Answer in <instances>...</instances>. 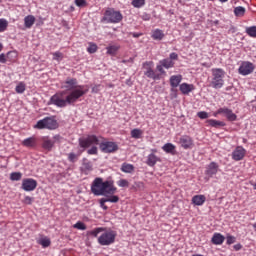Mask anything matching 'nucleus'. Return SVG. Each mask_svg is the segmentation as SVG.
Returning a JSON list of instances; mask_svg holds the SVG:
<instances>
[{
    "mask_svg": "<svg viewBox=\"0 0 256 256\" xmlns=\"http://www.w3.org/2000/svg\"><path fill=\"white\" fill-rule=\"evenodd\" d=\"M23 174L21 172H13L10 174L11 181H21Z\"/></svg>",
    "mask_w": 256,
    "mask_h": 256,
    "instance_id": "72a5a7b5",
    "label": "nucleus"
},
{
    "mask_svg": "<svg viewBox=\"0 0 256 256\" xmlns=\"http://www.w3.org/2000/svg\"><path fill=\"white\" fill-rule=\"evenodd\" d=\"M206 201L205 195H195L192 197V203L194 205H197L198 207H201Z\"/></svg>",
    "mask_w": 256,
    "mask_h": 256,
    "instance_id": "4be33fe9",
    "label": "nucleus"
},
{
    "mask_svg": "<svg viewBox=\"0 0 256 256\" xmlns=\"http://www.w3.org/2000/svg\"><path fill=\"white\" fill-rule=\"evenodd\" d=\"M0 63H7V56L5 54H0Z\"/></svg>",
    "mask_w": 256,
    "mask_h": 256,
    "instance_id": "864d4df0",
    "label": "nucleus"
},
{
    "mask_svg": "<svg viewBox=\"0 0 256 256\" xmlns=\"http://www.w3.org/2000/svg\"><path fill=\"white\" fill-rule=\"evenodd\" d=\"M123 20V15L119 11L114 9H108L105 11L102 21L104 23H121Z\"/></svg>",
    "mask_w": 256,
    "mask_h": 256,
    "instance_id": "0eeeda50",
    "label": "nucleus"
},
{
    "mask_svg": "<svg viewBox=\"0 0 256 256\" xmlns=\"http://www.w3.org/2000/svg\"><path fill=\"white\" fill-rule=\"evenodd\" d=\"M162 151L169 153L170 155H175L177 153L176 146L173 143H166L162 146Z\"/></svg>",
    "mask_w": 256,
    "mask_h": 256,
    "instance_id": "aec40b11",
    "label": "nucleus"
},
{
    "mask_svg": "<svg viewBox=\"0 0 256 256\" xmlns=\"http://www.w3.org/2000/svg\"><path fill=\"white\" fill-rule=\"evenodd\" d=\"M100 207L102 209H104V211H107V209H108L107 205H105V204H100Z\"/></svg>",
    "mask_w": 256,
    "mask_h": 256,
    "instance_id": "bf43d9fd",
    "label": "nucleus"
},
{
    "mask_svg": "<svg viewBox=\"0 0 256 256\" xmlns=\"http://www.w3.org/2000/svg\"><path fill=\"white\" fill-rule=\"evenodd\" d=\"M233 247L235 251H241V249L243 248L241 244H235Z\"/></svg>",
    "mask_w": 256,
    "mask_h": 256,
    "instance_id": "5fc2aeb1",
    "label": "nucleus"
},
{
    "mask_svg": "<svg viewBox=\"0 0 256 256\" xmlns=\"http://www.w3.org/2000/svg\"><path fill=\"white\" fill-rule=\"evenodd\" d=\"M220 3H227L229 0H218Z\"/></svg>",
    "mask_w": 256,
    "mask_h": 256,
    "instance_id": "e2e57ef3",
    "label": "nucleus"
},
{
    "mask_svg": "<svg viewBox=\"0 0 256 256\" xmlns=\"http://www.w3.org/2000/svg\"><path fill=\"white\" fill-rule=\"evenodd\" d=\"M151 37L154 41H161L163 40V37H165V33H163V30L161 29H155L152 31Z\"/></svg>",
    "mask_w": 256,
    "mask_h": 256,
    "instance_id": "b1692460",
    "label": "nucleus"
},
{
    "mask_svg": "<svg viewBox=\"0 0 256 256\" xmlns=\"http://www.w3.org/2000/svg\"><path fill=\"white\" fill-rule=\"evenodd\" d=\"M91 192L97 197H109V195L117 193V187L113 180L103 181V178H96L92 183Z\"/></svg>",
    "mask_w": 256,
    "mask_h": 256,
    "instance_id": "f03ea898",
    "label": "nucleus"
},
{
    "mask_svg": "<svg viewBox=\"0 0 256 256\" xmlns=\"http://www.w3.org/2000/svg\"><path fill=\"white\" fill-rule=\"evenodd\" d=\"M253 71H255V64L249 61L242 62L238 69L239 75H243L244 77H246V75H251Z\"/></svg>",
    "mask_w": 256,
    "mask_h": 256,
    "instance_id": "1a4fd4ad",
    "label": "nucleus"
},
{
    "mask_svg": "<svg viewBox=\"0 0 256 256\" xmlns=\"http://www.w3.org/2000/svg\"><path fill=\"white\" fill-rule=\"evenodd\" d=\"M183 81V76L181 75H173L170 77V85L171 87H179V84Z\"/></svg>",
    "mask_w": 256,
    "mask_h": 256,
    "instance_id": "5701e85b",
    "label": "nucleus"
},
{
    "mask_svg": "<svg viewBox=\"0 0 256 256\" xmlns=\"http://www.w3.org/2000/svg\"><path fill=\"white\" fill-rule=\"evenodd\" d=\"M75 5L77 7H85V5H87V0H75Z\"/></svg>",
    "mask_w": 256,
    "mask_h": 256,
    "instance_id": "de8ad7c7",
    "label": "nucleus"
},
{
    "mask_svg": "<svg viewBox=\"0 0 256 256\" xmlns=\"http://www.w3.org/2000/svg\"><path fill=\"white\" fill-rule=\"evenodd\" d=\"M153 67H155V64L153 61H146L142 64V69H144V75L148 77V79H153L154 81H158L161 79V76L157 73H155V70H153Z\"/></svg>",
    "mask_w": 256,
    "mask_h": 256,
    "instance_id": "6e6552de",
    "label": "nucleus"
},
{
    "mask_svg": "<svg viewBox=\"0 0 256 256\" xmlns=\"http://www.w3.org/2000/svg\"><path fill=\"white\" fill-rule=\"evenodd\" d=\"M246 33L249 37L256 38V26L246 27Z\"/></svg>",
    "mask_w": 256,
    "mask_h": 256,
    "instance_id": "c9c22d12",
    "label": "nucleus"
},
{
    "mask_svg": "<svg viewBox=\"0 0 256 256\" xmlns=\"http://www.w3.org/2000/svg\"><path fill=\"white\" fill-rule=\"evenodd\" d=\"M97 91H99V89H98L97 86H95V87L92 88V93H97Z\"/></svg>",
    "mask_w": 256,
    "mask_h": 256,
    "instance_id": "052dcab7",
    "label": "nucleus"
},
{
    "mask_svg": "<svg viewBox=\"0 0 256 256\" xmlns=\"http://www.w3.org/2000/svg\"><path fill=\"white\" fill-rule=\"evenodd\" d=\"M236 241H237V238H235V236L228 235L226 237L227 245H233V243H235Z\"/></svg>",
    "mask_w": 256,
    "mask_h": 256,
    "instance_id": "c03bdc74",
    "label": "nucleus"
},
{
    "mask_svg": "<svg viewBox=\"0 0 256 256\" xmlns=\"http://www.w3.org/2000/svg\"><path fill=\"white\" fill-rule=\"evenodd\" d=\"M106 51L108 55H117V51H119V46L117 45L108 46L106 48Z\"/></svg>",
    "mask_w": 256,
    "mask_h": 256,
    "instance_id": "2f4dec72",
    "label": "nucleus"
},
{
    "mask_svg": "<svg viewBox=\"0 0 256 256\" xmlns=\"http://www.w3.org/2000/svg\"><path fill=\"white\" fill-rule=\"evenodd\" d=\"M9 22L5 18H0V33L7 31Z\"/></svg>",
    "mask_w": 256,
    "mask_h": 256,
    "instance_id": "473e14b6",
    "label": "nucleus"
},
{
    "mask_svg": "<svg viewBox=\"0 0 256 256\" xmlns=\"http://www.w3.org/2000/svg\"><path fill=\"white\" fill-rule=\"evenodd\" d=\"M142 19L144 20V21H149V15H147V14H145L144 16H142Z\"/></svg>",
    "mask_w": 256,
    "mask_h": 256,
    "instance_id": "13d9d810",
    "label": "nucleus"
},
{
    "mask_svg": "<svg viewBox=\"0 0 256 256\" xmlns=\"http://www.w3.org/2000/svg\"><path fill=\"white\" fill-rule=\"evenodd\" d=\"M99 203L100 204H106V203H119V196L117 195H108V196H105V198H101L99 200Z\"/></svg>",
    "mask_w": 256,
    "mask_h": 256,
    "instance_id": "6ab92c4d",
    "label": "nucleus"
},
{
    "mask_svg": "<svg viewBox=\"0 0 256 256\" xmlns=\"http://www.w3.org/2000/svg\"><path fill=\"white\" fill-rule=\"evenodd\" d=\"M134 188L138 189L139 191H143V189H145V183H143L142 181L135 182Z\"/></svg>",
    "mask_w": 256,
    "mask_h": 256,
    "instance_id": "79ce46f5",
    "label": "nucleus"
},
{
    "mask_svg": "<svg viewBox=\"0 0 256 256\" xmlns=\"http://www.w3.org/2000/svg\"><path fill=\"white\" fill-rule=\"evenodd\" d=\"M141 135H143V131H141L140 129H133L131 131V137L133 139H141Z\"/></svg>",
    "mask_w": 256,
    "mask_h": 256,
    "instance_id": "f704fd0d",
    "label": "nucleus"
},
{
    "mask_svg": "<svg viewBox=\"0 0 256 256\" xmlns=\"http://www.w3.org/2000/svg\"><path fill=\"white\" fill-rule=\"evenodd\" d=\"M132 5L135 9H141V7L145 6V0H132Z\"/></svg>",
    "mask_w": 256,
    "mask_h": 256,
    "instance_id": "e433bc0d",
    "label": "nucleus"
},
{
    "mask_svg": "<svg viewBox=\"0 0 256 256\" xmlns=\"http://www.w3.org/2000/svg\"><path fill=\"white\" fill-rule=\"evenodd\" d=\"M199 119H209V114L206 111H200L197 113Z\"/></svg>",
    "mask_w": 256,
    "mask_h": 256,
    "instance_id": "a18cd8bd",
    "label": "nucleus"
},
{
    "mask_svg": "<svg viewBox=\"0 0 256 256\" xmlns=\"http://www.w3.org/2000/svg\"><path fill=\"white\" fill-rule=\"evenodd\" d=\"M61 89L65 90L51 96L48 105H54L55 107L64 109L68 105H75L89 91L85 86L78 85L77 79L75 78H67L62 83Z\"/></svg>",
    "mask_w": 256,
    "mask_h": 256,
    "instance_id": "f257e3e1",
    "label": "nucleus"
},
{
    "mask_svg": "<svg viewBox=\"0 0 256 256\" xmlns=\"http://www.w3.org/2000/svg\"><path fill=\"white\" fill-rule=\"evenodd\" d=\"M163 65L164 69H173L175 67V62L169 58H165L159 61Z\"/></svg>",
    "mask_w": 256,
    "mask_h": 256,
    "instance_id": "a878e982",
    "label": "nucleus"
},
{
    "mask_svg": "<svg viewBox=\"0 0 256 256\" xmlns=\"http://www.w3.org/2000/svg\"><path fill=\"white\" fill-rule=\"evenodd\" d=\"M222 112H219V109L213 113V117H218L219 115H221Z\"/></svg>",
    "mask_w": 256,
    "mask_h": 256,
    "instance_id": "4d7b16f0",
    "label": "nucleus"
},
{
    "mask_svg": "<svg viewBox=\"0 0 256 256\" xmlns=\"http://www.w3.org/2000/svg\"><path fill=\"white\" fill-rule=\"evenodd\" d=\"M78 143L83 151H85V149H88V155H97L98 149L95 145H99V137H97L96 135L91 134L86 137H81L79 138ZM89 147L91 148L89 149Z\"/></svg>",
    "mask_w": 256,
    "mask_h": 256,
    "instance_id": "7ed1b4c3",
    "label": "nucleus"
},
{
    "mask_svg": "<svg viewBox=\"0 0 256 256\" xmlns=\"http://www.w3.org/2000/svg\"><path fill=\"white\" fill-rule=\"evenodd\" d=\"M219 113H222L223 115H225L228 121H237V115L233 113V110L227 107L219 108Z\"/></svg>",
    "mask_w": 256,
    "mask_h": 256,
    "instance_id": "4468645a",
    "label": "nucleus"
},
{
    "mask_svg": "<svg viewBox=\"0 0 256 256\" xmlns=\"http://www.w3.org/2000/svg\"><path fill=\"white\" fill-rule=\"evenodd\" d=\"M59 127V122L55 119V116L45 117L39 120L34 129H49V131H55Z\"/></svg>",
    "mask_w": 256,
    "mask_h": 256,
    "instance_id": "423d86ee",
    "label": "nucleus"
},
{
    "mask_svg": "<svg viewBox=\"0 0 256 256\" xmlns=\"http://www.w3.org/2000/svg\"><path fill=\"white\" fill-rule=\"evenodd\" d=\"M88 53H97V45L96 44H90L87 48Z\"/></svg>",
    "mask_w": 256,
    "mask_h": 256,
    "instance_id": "49530a36",
    "label": "nucleus"
},
{
    "mask_svg": "<svg viewBox=\"0 0 256 256\" xmlns=\"http://www.w3.org/2000/svg\"><path fill=\"white\" fill-rule=\"evenodd\" d=\"M180 145L183 149H191V147H193V139L187 135L182 136L180 138Z\"/></svg>",
    "mask_w": 256,
    "mask_h": 256,
    "instance_id": "2eb2a0df",
    "label": "nucleus"
},
{
    "mask_svg": "<svg viewBox=\"0 0 256 256\" xmlns=\"http://www.w3.org/2000/svg\"><path fill=\"white\" fill-rule=\"evenodd\" d=\"M26 86L23 82H19L15 88L16 93L22 94L25 93Z\"/></svg>",
    "mask_w": 256,
    "mask_h": 256,
    "instance_id": "ea45409f",
    "label": "nucleus"
},
{
    "mask_svg": "<svg viewBox=\"0 0 256 256\" xmlns=\"http://www.w3.org/2000/svg\"><path fill=\"white\" fill-rule=\"evenodd\" d=\"M219 173V164L217 162H211L206 166L205 175L206 177H213V175H217Z\"/></svg>",
    "mask_w": 256,
    "mask_h": 256,
    "instance_id": "f8f14e48",
    "label": "nucleus"
},
{
    "mask_svg": "<svg viewBox=\"0 0 256 256\" xmlns=\"http://www.w3.org/2000/svg\"><path fill=\"white\" fill-rule=\"evenodd\" d=\"M68 159L71 163H75V161H77V156L75 153H70L68 154Z\"/></svg>",
    "mask_w": 256,
    "mask_h": 256,
    "instance_id": "8fccbe9b",
    "label": "nucleus"
},
{
    "mask_svg": "<svg viewBox=\"0 0 256 256\" xmlns=\"http://www.w3.org/2000/svg\"><path fill=\"white\" fill-rule=\"evenodd\" d=\"M115 239H117V232L111 229L107 230V228H104V230L98 237V243L99 245L107 247L109 245H113V243H115Z\"/></svg>",
    "mask_w": 256,
    "mask_h": 256,
    "instance_id": "39448f33",
    "label": "nucleus"
},
{
    "mask_svg": "<svg viewBox=\"0 0 256 256\" xmlns=\"http://www.w3.org/2000/svg\"><path fill=\"white\" fill-rule=\"evenodd\" d=\"M212 80L210 87L213 89H221L225 85V70L222 68H213L212 70Z\"/></svg>",
    "mask_w": 256,
    "mask_h": 256,
    "instance_id": "20e7f679",
    "label": "nucleus"
},
{
    "mask_svg": "<svg viewBox=\"0 0 256 256\" xmlns=\"http://www.w3.org/2000/svg\"><path fill=\"white\" fill-rule=\"evenodd\" d=\"M53 55V61H57V63H61L63 61V53L57 51L52 53Z\"/></svg>",
    "mask_w": 256,
    "mask_h": 256,
    "instance_id": "58836bf2",
    "label": "nucleus"
},
{
    "mask_svg": "<svg viewBox=\"0 0 256 256\" xmlns=\"http://www.w3.org/2000/svg\"><path fill=\"white\" fill-rule=\"evenodd\" d=\"M252 227H253V229H254V231L256 233V222L254 224H252Z\"/></svg>",
    "mask_w": 256,
    "mask_h": 256,
    "instance_id": "680f3d73",
    "label": "nucleus"
},
{
    "mask_svg": "<svg viewBox=\"0 0 256 256\" xmlns=\"http://www.w3.org/2000/svg\"><path fill=\"white\" fill-rule=\"evenodd\" d=\"M152 153H157V150L153 149V150H152Z\"/></svg>",
    "mask_w": 256,
    "mask_h": 256,
    "instance_id": "338daca9",
    "label": "nucleus"
},
{
    "mask_svg": "<svg viewBox=\"0 0 256 256\" xmlns=\"http://www.w3.org/2000/svg\"><path fill=\"white\" fill-rule=\"evenodd\" d=\"M117 185L118 187H129V181L127 179H120Z\"/></svg>",
    "mask_w": 256,
    "mask_h": 256,
    "instance_id": "37998d69",
    "label": "nucleus"
},
{
    "mask_svg": "<svg viewBox=\"0 0 256 256\" xmlns=\"http://www.w3.org/2000/svg\"><path fill=\"white\" fill-rule=\"evenodd\" d=\"M24 203L26 205H31V203H33V198L31 196H25Z\"/></svg>",
    "mask_w": 256,
    "mask_h": 256,
    "instance_id": "603ef678",
    "label": "nucleus"
},
{
    "mask_svg": "<svg viewBox=\"0 0 256 256\" xmlns=\"http://www.w3.org/2000/svg\"><path fill=\"white\" fill-rule=\"evenodd\" d=\"M23 191L31 192L37 189V180L33 178H25L22 180Z\"/></svg>",
    "mask_w": 256,
    "mask_h": 256,
    "instance_id": "9b49d317",
    "label": "nucleus"
},
{
    "mask_svg": "<svg viewBox=\"0 0 256 256\" xmlns=\"http://www.w3.org/2000/svg\"><path fill=\"white\" fill-rule=\"evenodd\" d=\"M245 11V7L237 6L236 8H234V15L236 17H243L245 15Z\"/></svg>",
    "mask_w": 256,
    "mask_h": 256,
    "instance_id": "7c9ffc66",
    "label": "nucleus"
},
{
    "mask_svg": "<svg viewBox=\"0 0 256 256\" xmlns=\"http://www.w3.org/2000/svg\"><path fill=\"white\" fill-rule=\"evenodd\" d=\"M141 33H132V36L135 38V39H138V37H141Z\"/></svg>",
    "mask_w": 256,
    "mask_h": 256,
    "instance_id": "6e6d98bb",
    "label": "nucleus"
},
{
    "mask_svg": "<svg viewBox=\"0 0 256 256\" xmlns=\"http://www.w3.org/2000/svg\"><path fill=\"white\" fill-rule=\"evenodd\" d=\"M157 71H159V73H161V75H165V66H163V64L159 63L156 66Z\"/></svg>",
    "mask_w": 256,
    "mask_h": 256,
    "instance_id": "09e8293b",
    "label": "nucleus"
},
{
    "mask_svg": "<svg viewBox=\"0 0 256 256\" xmlns=\"http://www.w3.org/2000/svg\"><path fill=\"white\" fill-rule=\"evenodd\" d=\"M1 51H3V44L2 43H0V53H1Z\"/></svg>",
    "mask_w": 256,
    "mask_h": 256,
    "instance_id": "0e129e2a",
    "label": "nucleus"
},
{
    "mask_svg": "<svg viewBox=\"0 0 256 256\" xmlns=\"http://www.w3.org/2000/svg\"><path fill=\"white\" fill-rule=\"evenodd\" d=\"M158 161H161L159 156L155 155V153H151L147 156L146 164L148 165V167H155Z\"/></svg>",
    "mask_w": 256,
    "mask_h": 256,
    "instance_id": "f3484780",
    "label": "nucleus"
},
{
    "mask_svg": "<svg viewBox=\"0 0 256 256\" xmlns=\"http://www.w3.org/2000/svg\"><path fill=\"white\" fill-rule=\"evenodd\" d=\"M206 123L209 127H214L215 129H219V127H225V122L215 120V119H208Z\"/></svg>",
    "mask_w": 256,
    "mask_h": 256,
    "instance_id": "412c9836",
    "label": "nucleus"
},
{
    "mask_svg": "<svg viewBox=\"0 0 256 256\" xmlns=\"http://www.w3.org/2000/svg\"><path fill=\"white\" fill-rule=\"evenodd\" d=\"M22 145L24 147H35L37 145V139L35 137H29L23 140Z\"/></svg>",
    "mask_w": 256,
    "mask_h": 256,
    "instance_id": "cd10ccee",
    "label": "nucleus"
},
{
    "mask_svg": "<svg viewBox=\"0 0 256 256\" xmlns=\"http://www.w3.org/2000/svg\"><path fill=\"white\" fill-rule=\"evenodd\" d=\"M35 25V16L28 15L24 18V26L26 29H31Z\"/></svg>",
    "mask_w": 256,
    "mask_h": 256,
    "instance_id": "393cba45",
    "label": "nucleus"
},
{
    "mask_svg": "<svg viewBox=\"0 0 256 256\" xmlns=\"http://www.w3.org/2000/svg\"><path fill=\"white\" fill-rule=\"evenodd\" d=\"M103 231H105V228L98 227V228H95L94 230L88 232V234L92 235V237H98L99 233H103Z\"/></svg>",
    "mask_w": 256,
    "mask_h": 256,
    "instance_id": "4c0bfd02",
    "label": "nucleus"
},
{
    "mask_svg": "<svg viewBox=\"0 0 256 256\" xmlns=\"http://www.w3.org/2000/svg\"><path fill=\"white\" fill-rule=\"evenodd\" d=\"M168 59H170V61H177V59H179V55L175 52H172V53H170Z\"/></svg>",
    "mask_w": 256,
    "mask_h": 256,
    "instance_id": "3c124183",
    "label": "nucleus"
},
{
    "mask_svg": "<svg viewBox=\"0 0 256 256\" xmlns=\"http://www.w3.org/2000/svg\"><path fill=\"white\" fill-rule=\"evenodd\" d=\"M100 150L102 153H115V151L119 150V146L115 142L106 141L100 143Z\"/></svg>",
    "mask_w": 256,
    "mask_h": 256,
    "instance_id": "9d476101",
    "label": "nucleus"
},
{
    "mask_svg": "<svg viewBox=\"0 0 256 256\" xmlns=\"http://www.w3.org/2000/svg\"><path fill=\"white\" fill-rule=\"evenodd\" d=\"M192 256H203V255H201V254H194V255H192Z\"/></svg>",
    "mask_w": 256,
    "mask_h": 256,
    "instance_id": "69168bd1",
    "label": "nucleus"
},
{
    "mask_svg": "<svg viewBox=\"0 0 256 256\" xmlns=\"http://www.w3.org/2000/svg\"><path fill=\"white\" fill-rule=\"evenodd\" d=\"M180 91H181L182 95H189V93H191V91H195V85L182 83V84H180Z\"/></svg>",
    "mask_w": 256,
    "mask_h": 256,
    "instance_id": "a211bd4d",
    "label": "nucleus"
},
{
    "mask_svg": "<svg viewBox=\"0 0 256 256\" xmlns=\"http://www.w3.org/2000/svg\"><path fill=\"white\" fill-rule=\"evenodd\" d=\"M121 171H122V173H133L135 171V166H133V164L124 162L121 165Z\"/></svg>",
    "mask_w": 256,
    "mask_h": 256,
    "instance_id": "bb28decb",
    "label": "nucleus"
},
{
    "mask_svg": "<svg viewBox=\"0 0 256 256\" xmlns=\"http://www.w3.org/2000/svg\"><path fill=\"white\" fill-rule=\"evenodd\" d=\"M73 227L74 229H78L79 231H85V229H87V226L83 222H77L76 224H74Z\"/></svg>",
    "mask_w": 256,
    "mask_h": 256,
    "instance_id": "a19ab883",
    "label": "nucleus"
},
{
    "mask_svg": "<svg viewBox=\"0 0 256 256\" xmlns=\"http://www.w3.org/2000/svg\"><path fill=\"white\" fill-rule=\"evenodd\" d=\"M254 189L256 190V183L253 185Z\"/></svg>",
    "mask_w": 256,
    "mask_h": 256,
    "instance_id": "774afa93",
    "label": "nucleus"
},
{
    "mask_svg": "<svg viewBox=\"0 0 256 256\" xmlns=\"http://www.w3.org/2000/svg\"><path fill=\"white\" fill-rule=\"evenodd\" d=\"M245 153H247L245 148H243L242 146H238L232 152V159L234 161H241V160H243V157H245Z\"/></svg>",
    "mask_w": 256,
    "mask_h": 256,
    "instance_id": "ddd939ff",
    "label": "nucleus"
},
{
    "mask_svg": "<svg viewBox=\"0 0 256 256\" xmlns=\"http://www.w3.org/2000/svg\"><path fill=\"white\" fill-rule=\"evenodd\" d=\"M211 243L213 245H223L225 243V236L221 233H214L212 238H211Z\"/></svg>",
    "mask_w": 256,
    "mask_h": 256,
    "instance_id": "dca6fc26",
    "label": "nucleus"
},
{
    "mask_svg": "<svg viewBox=\"0 0 256 256\" xmlns=\"http://www.w3.org/2000/svg\"><path fill=\"white\" fill-rule=\"evenodd\" d=\"M53 145H55V142H53V140L45 138L42 147L47 151H51V149H53Z\"/></svg>",
    "mask_w": 256,
    "mask_h": 256,
    "instance_id": "c85d7f7f",
    "label": "nucleus"
},
{
    "mask_svg": "<svg viewBox=\"0 0 256 256\" xmlns=\"http://www.w3.org/2000/svg\"><path fill=\"white\" fill-rule=\"evenodd\" d=\"M38 244L41 245L44 249L51 245V239L48 237H43L38 240Z\"/></svg>",
    "mask_w": 256,
    "mask_h": 256,
    "instance_id": "c756f323",
    "label": "nucleus"
}]
</instances>
